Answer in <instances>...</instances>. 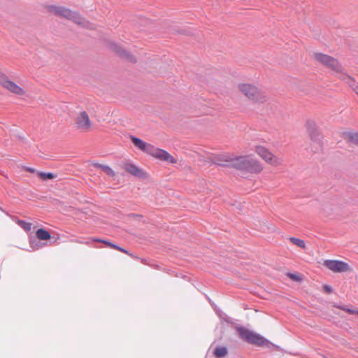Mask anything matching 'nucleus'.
<instances>
[{
  "label": "nucleus",
  "mask_w": 358,
  "mask_h": 358,
  "mask_svg": "<svg viewBox=\"0 0 358 358\" xmlns=\"http://www.w3.org/2000/svg\"><path fill=\"white\" fill-rule=\"evenodd\" d=\"M289 240L296 246H298L300 248H306V243L304 241L300 238H294V237H290Z\"/></svg>",
  "instance_id": "21"
},
{
  "label": "nucleus",
  "mask_w": 358,
  "mask_h": 358,
  "mask_svg": "<svg viewBox=\"0 0 358 358\" xmlns=\"http://www.w3.org/2000/svg\"><path fill=\"white\" fill-rule=\"evenodd\" d=\"M255 151L267 163L271 164L272 165H277L278 164L277 157H275L266 148L261 145H258L256 146Z\"/></svg>",
  "instance_id": "10"
},
{
  "label": "nucleus",
  "mask_w": 358,
  "mask_h": 358,
  "mask_svg": "<svg viewBox=\"0 0 358 358\" xmlns=\"http://www.w3.org/2000/svg\"><path fill=\"white\" fill-rule=\"evenodd\" d=\"M313 57L317 62L328 68L334 73L341 75V78L346 80L350 87H354L355 80L345 74V68L338 59L322 52H315Z\"/></svg>",
  "instance_id": "2"
},
{
  "label": "nucleus",
  "mask_w": 358,
  "mask_h": 358,
  "mask_svg": "<svg viewBox=\"0 0 358 358\" xmlns=\"http://www.w3.org/2000/svg\"><path fill=\"white\" fill-rule=\"evenodd\" d=\"M149 68H150V69H152V66H149ZM148 71H149L150 72H152V69H149Z\"/></svg>",
  "instance_id": "33"
},
{
  "label": "nucleus",
  "mask_w": 358,
  "mask_h": 358,
  "mask_svg": "<svg viewBox=\"0 0 358 358\" xmlns=\"http://www.w3.org/2000/svg\"><path fill=\"white\" fill-rule=\"evenodd\" d=\"M357 94L358 95V91L356 92Z\"/></svg>",
  "instance_id": "34"
},
{
  "label": "nucleus",
  "mask_w": 358,
  "mask_h": 358,
  "mask_svg": "<svg viewBox=\"0 0 358 358\" xmlns=\"http://www.w3.org/2000/svg\"><path fill=\"white\" fill-rule=\"evenodd\" d=\"M244 92L245 96H247L249 99L252 100L254 101H261L259 99V96L261 91H241Z\"/></svg>",
  "instance_id": "17"
},
{
  "label": "nucleus",
  "mask_w": 358,
  "mask_h": 358,
  "mask_svg": "<svg viewBox=\"0 0 358 358\" xmlns=\"http://www.w3.org/2000/svg\"><path fill=\"white\" fill-rule=\"evenodd\" d=\"M113 248L115 249V250H117L119 251H121V252H122L124 253L128 254L130 256L132 255L131 254H129V252L126 249H124V248H122V247H120V246H119V245H117L116 244H115Z\"/></svg>",
  "instance_id": "26"
},
{
  "label": "nucleus",
  "mask_w": 358,
  "mask_h": 358,
  "mask_svg": "<svg viewBox=\"0 0 358 358\" xmlns=\"http://www.w3.org/2000/svg\"><path fill=\"white\" fill-rule=\"evenodd\" d=\"M148 154L155 157L156 159L169 162L170 164H176L177 162L176 159L171 155L168 152L164 150L155 148L152 145Z\"/></svg>",
  "instance_id": "7"
},
{
  "label": "nucleus",
  "mask_w": 358,
  "mask_h": 358,
  "mask_svg": "<svg viewBox=\"0 0 358 358\" xmlns=\"http://www.w3.org/2000/svg\"><path fill=\"white\" fill-rule=\"evenodd\" d=\"M357 311L358 310H353V309H351V308H346L345 309V312L350 313V314H357Z\"/></svg>",
  "instance_id": "29"
},
{
  "label": "nucleus",
  "mask_w": 358,
  "mask_h": 358,
  "mask_svg": "<svg viewBox=\"0 0 358 358\" xmlns=\"http://www.w3.org/2000/svg\"><path fill=\"white\" fill-rule=\"evenodd\" d=\"M124 170L130 173L131 175L143 178L145 177V173L141 169L137 167L135 164L132 163H126L124 166Z\"/></svg>",
  "instance_id": "11"
},
{
  "label": "nucleus",
  "mask_w": 358,
  "mask_h": 358,
  "mask_svg": "<svg viewBox=\"0 0 358 358\" xmlns=\"http://www.w3.org/2000/svg\"><path fill=\"white\" fill-rule=\"evenodd\" d=\"M357 315H358V311H357Z\"/></svg>",
  "instance_id": "35"
},
{
  "label": "nucleus",
  "mask_w": 358,
  "mask_h": 358,
  "mask_svg": "<svg viewBox=\"0 0 358 358\" xmlns=\"http://www.w3.org/2000/svg\"><path fill=\"white\" fill-rule=\"evenodd\" d=\"M131 142L134 143V145L139 148L141 150L143 151L144 152L147 153L150 151V148L152 146L151 144L147 143L142 139L136 137L134 136H131L130 137Z\"/></svg>",
  "instance_id": "12"
},
{
  "label": "nucleus",
  "mask_w": 358,
  "mask_h": 358,
  "mask_svg": "<svg viewBox=\"0 0 358 358\" xmlns=\"http://www.w3.org/2000/svg\"><path fill=\"white\" fill-rule=\"evenodd\" d=\"M324 292L328 294H331L333 292V289L330 285H324L323 286Z\"/></svg>",
  "instance_id": "27"
},
{
  "label": "nucleus",
  "mask_w": 358,
  "mask_h": 358,
  "mask_svg": "<svg viewBox=\"0 0 358 358\" xmlns=\"http://www.w3.org/2000/svg\"><path fill=\"white\" fill-rule=\"evenodd\" d=\"M111 48L113 51H115L116 53H117L120 56H122L126 59H127L130 62H136V58L131 55L129 52H127L125 50H124L122 47L119 46L117 44H113L111 46Z\"/></svg>",
  "instance_id": "13"
},
{
  "label": "nucleus",
  "mask_w": 358,
  "mask_h": 358,
  "mask_svg": "<svg viewBox=\"0 0 358 358\" xmlns=\"http://www.w3.org/2000/svg\"><path fill=\"white\" fill-rule=\"evenodd\" d=\"M38 176L41 177V179L43 180H51L55 178V175L51 172H39Z\"/></svg>",
  "instance_id": "22"
},
{
  "label": "nucleus",
  "mask_w": 358,
  "mask_h": 358,
  "mask_svg": "<svg viewBox=\"0 0 358 358\" xmlns=\"http://www.w3.org/2000/svg\"><path fill=\"white\" fill-rule=\"evenodd\" d=\"M30 247L34 250H38L42 248L45 244L42 243L37 237H32L29 240Z\"/></svg>",
  "instance_id": "19"
},
{
  "label": "nucleus",
  "mask_w": 358,
  "mask_h": 358,
  "mask_svg": "<svg viewBox=\"0 0 358 358\" xmlns=\"http://www.w3.org/2000/svg\"><path fill=\"white\" fill-rule=\"evenodd\" d=\"M306 128L313 142V145L310 146L311 151L314 153L322 152L323 149L322 136L317 129L315 122L312 120H308Z\"/></svg>",
  "instance_id": "5"
},
{
  "label": "nucleus",
  "mask_w": 358,
  "mask_h": 358,
  "mask_svg": "<svg viewBox=\"0 0 358 358\" xmlns=\"http://www.w3.org/2000/svg\"><path fill=\"white\" fill-rule=\"evenodd\" d=\"M235 329L238 334L239 338L248 343L259 347L265 346L268 349H280L279 346L273 344L261 334L255 332L254 331L250 330L245 327L238 326Z\"/></svg>",
  "instance_id": "3"
},
{
  "label": "nucleus",
  "mask_w": 358,
  "mask_h": 358,
  "mask_svg": "<svg viewBox=\"0 0 358 358\" xmlns=\"http://www.w3.org/2000/svg\"><path fill=\"white\" fill-rule=\"evenodd\" d=\"M36 237L40 241H47L51 238L50 232L43 228L38 229L36 232Z\"/></svg>",
  "instance_id": "15"
},
{
  "label": "nucleus",
  "mask_w": 358,
  "mask_h": 358,
  "mask_svg": "<svg viewBox=\"0 0 358 358\" xmlns=\"http://www.w3.org/2000/svg\"><path fill=\"white\" fill-rule=\"evenodd\" d=\"M338 308H340L342 310L345 311V309L348 308L346 306H338Z\"/></svg>",
  "instance_id": "32"
},
{
  "label": "nucleus",
  "mask_w": 358,
  "mask_h": 358,
  "mask_svg": "<svg viewBox=\"0 0 358 358\" xmlns=\"http://www.w3.org/2000/svg\"><path fill=\"white\" fill-rule=\"evenodd\" d=\"M148 154L155 157L156 159L169 162L170 164H176L177 162L176 159L171 155L168 152L164 150L155 148L152 145Z\"/></svg>",
  "instance_id": "6"
},
{
  "label": "nucleus",
  "mask_w": 358,
  "mask_h": 358,
  "mask_svg": "<svg viewBox=\"0 0 358 358\" xmlns=\"http://www.w3.org/2000/svg\"><path fill=\"white\" fill-rule=\"evenodd\" d=\"M287 276L290 279H292V280H294V281H301V278L295 273H288Z\"/></svg>",
  "instance_id": "25"
},
{
  "label": "nucleus",
  "mask_w": 358,
  "mask_h": 358,
  "mask_svg": "<svg viewBox=\"0 0 358 358\" xmlns=\"http://www.w3.org/2000/svg\"><path fill=\"white\" fill-rule=\"evenodd\" d=\"M0 87L8 90H15L18 88L21 90L15 83L8 80L7 76L3 73H0Z\"/></svg>",
  "instance_id": "14"
},
{
  "label": "nucleus",
  "mask_w": 358,
  "mask_h": 358,
  "mask_svg": "<svg viewBox=\"0 0 358 358\" xmlns=\"http://www.w3.org/2000/svg\"><path fill=\"white\" fill-rule=\"evenodd\" d=\"M241 90H249L252 88V85L249 83H243L239 86Z\"/></svg>",
  "instance_id": "28"
},
{
  "label": "nucleus",
  "mask_w": 358,
  "mask_h": 358,
  "mask_svg": "<svg viewBox=\"0 0 358 358\" xmlns=\"http://www.w3.org/2000/svg\"><path fill=\"white\" fill-rule=\"evenodd\" d=\"M213 162L218 166L233 167L251 173H257L262 170V166L259 162L248 156L231 157L227 154H223L215 156Z\"/></svg>",
  "instance_id": "1"
},
{
  "label": "nucleus",
  "mask_w": 358,
  "mask_h": 358,
  "mask_svg": "<svg viewBox=\"0 0 358 358\" xmlns=\"http://www.w3.org/2000/svg\"><path fill=\"white\" fill-rule=\"evenodd\" d=\"M92 241L94 242L102 243L105 244L106 246L110 247L111 248H113V247L115 245V243H113L108 240L101 239V238H93Z\"/></svg>",
  "instance_id": "23"
},
{
  "label": "nucleus",
  "mask_w": 358,
  "mask_h": 358,
  "mask_svg": "<svg viewBox=\"0 0 358 358\" xmlns=\"http://www.w3.org/2000/svg\"><path fill=\"white\" fill-rule=\"evenodd\" d=\"M26 170H27V171H29V173H34V172H35V169H33V168H31V167H27V168L26 169Z\"/></svg>",
  "instance_id": "30"
},
{
  "label": "nucleus",
  "mask_w": 358,
  "mask_h": 358,
  "mask_svg": "<svg viewBox=\"0 0 358 358\" xmlns=\"http://www.w3.org/2000/svg\"><path fill=\"white\" fill-rule=\"evenodd\" d=\"M228 353L227 348L225 346H217L213 352V355L217 358H222Z\"/></svg>",
  "instance_id": "16"
},
{
  "label": "nucleus",
  "mask_w": 358,
  "mask_h": 358,
  "mask_svg": "<svg viewBox=\"0 0 358 358\" xmlns=\"http://www.w3.org/2000/svg\"><path fill=\"white\" fill-rule=\"evenodd\" d=\"M48 8L50 13L54 14L56 16L72 20L73 22L81 26L89 27L88 22L82 19V17L77 13L72 11L67 8L57 6H50Z\"/></svg>",
  "instance_id": "4"
},
{
  "label": "nucleus",
  "mask_w": 358,
  "mask_h": 358,
  "mask_svg": "<svg viewBox=\"0 0 358 358\" xmlns=\"http://www.w3.org/2000/svg\"><path fill=\"white\" fill-rule=\"evenodd\" d=\"M324 266L329 270L337 273L345 272L350 270V265L341 260L327 259L324 262Z\"/></svg>",
  "instance_id": "8"
},
{
  "label": "nucleus",
  "mask_w": 358,
  "mask_h": 358,
  "mask_svg": "<svg viewBox=\"0 0 358 358\" xmlns=\"http://www.w3.org/2000/svg\"><path fill=\"white\" fill-rule=\"evenodd\" d=\"M94 166L101 169L103 171H104L108 176L111 177L115 176V171L108 165L101 164H95Z\"/></svg>",
  "instance_id": "18"
},
{
  "label": "nucleus",
  "mask_w": 358,
  "mask_h": 358,
  "mask_svg": "<svg viewBox=\"0 0 358 358\" xmlns=\"http://www.w3.org/2000/svg\"><path fill=\"white\" fill-rule=\"evenodd\" d=\"M345 138L350 142L358 145V132H348L345 134Z\"/></svg>",
  "instance_id": "20"
},
{
  "label": "nucleus",
  "mask_w": 358,
  "mask_h": 358,
  "mask_svg": "<svg viewBox=\"0 0 358 358\" xmlns=\"http://www.w3.org/2000/svg\"><path fill=\"white\" fill-rule=\"evenodd\" d=\"M13 92H15L16 94H19V95H22L24 94V92L25 91H21V90H19V91H13Z\"/></svg>",
  "instance_id": "31"
},
{
  "label": "nucleus",
  "mask_w": 358,
  "mask_h": 358,
  "mask_svg": "<svg viewBox=\"0 0 358 358\" xmlns=\"http://www.w3.org/2000/svg\"><path fill=\"white\" fill-rule=\"evenodd\" d=\"M76 126L78 129L82 131H88L92 127V122L86 111L80 112L76 120Z\"/></svg>",
  "instance_id": "9"
},
{
  "label": "nucleus",
  "mask_w": 358,
  "mask_h": 358,
  "mask_svg": "<svg viewBox=\"0 0 358 358\" xmlns=\"http://www.w3.org/2000/svg\"><path fill=\"white\" fill-rule=\"evenodd\" d=\"M18 224L26 231H29L31 229V224L24 220H19Z\"/></svg>",
  "instance_id": "24"
}]
</instances>
